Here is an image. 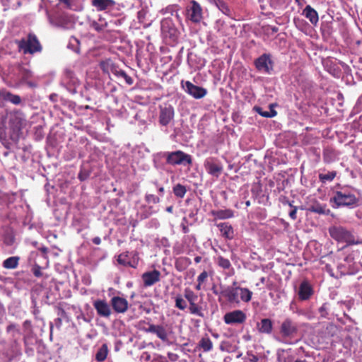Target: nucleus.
<instances>
[{
	"label": "nucleus",
	"mask_w": 362,
	"mask_h": 362,
	"mask_svg": "<svg viewBox=\"0 0 362 362\" xmlns=\"http://www.w3.org/2000/svg\"><path fill=\"white\" fill-rule=\"evenodd\" d=\"M339 268L343 275H354L359 270L358 266L355 262L347 265H340Z\"/></svg>",
	"instance_id": "473e14b6"
},
{
	"label": "nucleus",
	"mask_w": 362,
	"mask_h": 362,
	"mask_svg": "<svg viewBox=\"0 0 362 362\" xmlns=\"http://www.w3.org/2000/svg\"><path fill=\"white\" fill-rule=\"evenodd\" d=\"M303 14L308 18L310 22L315 25L318 23L319 17L317 12L310 5H307L303 11Z\"/></svg>",
	"instance_id": "bb28decb"
},
{
	"label": "nucleus",
	"mask_w": 362,
	"mask_h": 362,
	"mask_svg": "<svg viewBox=\"0 0 362 362\" xmlns=\"http://www.w3.org/2000/svg\"><path fill=\"white\" fill-rule=\"evenodd\" d=\"M216 263L219 267L226 270V274L227 276H231L234 275L235 269L232 267L229 259L223 257V256L218 255L216 258Z\"/></svg>",
	"instance_id": "5701e85b"
},
{
	"label": "nucleus",
	"mask_w": 362,
	"mask_h": 362,
	"mask_svg": "<svg viewBox=\"0 0 362 362\" xmlns=\"http://www.w3.org/2000/svg\"><path fill=\"white\" fill-rule=\"evenodd\" d=\"M204 167L206 173L218 178L223 170V165L221 160L216 157H208L204 161Z\"/></svg>",
	"instance_id": "0eeeda50"
},
{
	"label": "nucleus",
	"mask_w": 362,
	"mask_h": 362,
	"mask_svg": "<svg viewBox=\"0 0 362 362\" xmlns=\"http://www.w3.org/2000/svg\"><path fill=\"white\" fill-rule=\"evenodd\" d=\"M151 362H168L166 358L161 355L156 356Z\"/></svg>",
	"instance_id": "680f3d73"
},
{
	"label": "nucleus",
	"mask_w": 362,
	"mask_h": 362,
	"mask_svg": "<svg viewBox=\"0 0 362 362\" xmlns=\"http://www.w3.org/2000/svg\"><path fill=\"white\" fill-rule=\"evenodd\" d=\"M110 302L113 310L117 313H124L128 309V302L124 298L114 296Z\"/></svg>",
	"instance_id": "4be33fe9"
},
{
	"label": "nucleus",
	"mask_w": 362,
	"mask_h": 362,
	"mask_svg": "<svg viewBox=\"0 0 362 362\" xmlns=\"http://www.w3.org/2000/svg\"><path fill=\"white\" fill-rule=\"evenodd\" d=\"M20 260V257L18 256H12L7 259H6L3 263L2 265L5 269H13L17 268L18 265V262Z\"/></svg>",
	"instance_id": "e433bc0d"
},
{
	"label": "nucleus",
	"mask_w": 362,
	"mask_h": 362,
	"mask_svg": "<svg viewBox=\"0 0 362 362\" xmlns=\"http://www.w3.org/2000/svg\"><path fill=\"white\" fill-rule=\"evenodd\" d=\"M33 274L36 276V277H40L42 276V272H41V267L38 265H35L33 269Z\"/></svg>",
	"instance_id": "052dcab7"
},
{
	"label": "nucleus",
	"mask_w": 362,
	"mask_h": 362,
	"mask_svg": "<svg viewBox=\"0 0 362 362\" xmlns=\"http://www.w3.org/2000/svg\"><path fill=\"white\" fill-rule=\"evenodd\" d=\"M15 356L11 345L6 343H0V356L4 361H11Z\"/></svg>",
	"instance_id": "b1692460"
},
{
	"label": "nucleus",
	"mask_w": 362,
	"mask_h": 362,
	"mask_svg": "<svg viewBox=\"0 0 362 362\" xmlns=\"http://www.w3.org/2000/svg\"><path fill=\"white\" fill-rule=\"evenodd\" d=\"M168 356L172 361H176L178 359V355L174 353L169 352Z\"/></svg>",
	"instance_id": "69168bd1"
},
{
	"label": "nucleus",
	"mask_w": 362,
	"mask_h": 362,
	"mask_svg": "<svg viewBox=\"0 0 362 362\" xmlns=\"http://www.w3.org/2000/svg\"><path fill=\"white\" fill-rule=\"evenodd\" d=\"M182 263H187V264H189L190 260L187 257H182L176 261L175 267L180 272L183 269V267L181 266Z\"/></svg>",
	"instance_id": "864d4df0"
},
{
	"label": "nucleus",
	"mask_w": 362,
	"mask_h": 362,
	"mask_svg": "<svg viewBox=\"0 0 362 362\" xmlns=\"http://www.w3.org/2000/svg\"><path fill=\"white\" fill-rule=\"evenodd\" d=\"M314 293V290L310 283L307 281H303L298 288V296L299 300L304 301L309 300Z\"/></svg>",
	"instance_id": "aec40b11"
},
{
	"label": "nucleus",
	"mask_w": 362,
	"mask_h": 362,
	"mask_svg": "<svg viewBox=\"0 0 362 362\" xmlns=\"http://www.w3.org/2000/svg\"><path fill=\"white\" fill-rule=\"evenodd\" d=\"M337 172L336 171H329L327 173H320L319 174V180L322 183L332 182L336 177Z\"/></svg>",
	"instance_id": "a19ab883"
},
{
	"label": "nucleus",
	"mask_w": 362,
	"mask_h": 362,
	"mask_svg": "<svg viewBox=\"0 0 362 362\" xmlns=\"http://www.w3.org/2000/svg\"><path fill=\"white\" fill-rule=\"evenodd\" d=\"M213 346V342L207 335L202 337L197 344V348L202 349L204 352L211 351Z\"/></svg>",
	"instance_id": "2f4dec72"
},
{
	"label": "nucleus",
	"mask_w": 362,
	"mask_h": 362,
	"mask_svg": "<svg viewBox=\"0 0 362 362\" xmlns=\"http://www.w3.org/2000/svg\"><path fill=\"white\" fill-rule=\"evenodd\" d=\"M217 227L219 228L221 235L223 238L228 240L233 238L234 230L228 223H220L217 224Z\"/></svg>",
	"instance_id": "a878e982"
},
{
	"label": "nucleus",
	"mask_w": 362,
	"mask_h": 362,
	"mask_svg": "<svg viewBox=\"0 0 362 362\" xmlns=\"http://www.w3.org/2000/svg\"><path fill=\"white\" fill-rule=\"evenodd\" d=\"M354 257L352 255H347L345 258H344V262L346 264H344V265H347L349 264H353L354 263Z\"/></svg>",
	"instance_id": "e2e57ef3"
},
{
	"label": "nucleus",
	"mask_w": 362,
	"mask_h": 362,
	"mask_svg": "<svg viewBox=\"0 0 362 362\" xmlns=\"http://www.w3.org/2000/svg\"><path fill=\"white\" fill-rule=\"evenodd\" d=\"M329 204L334 209H354L359 205L357 190L348 185L339 186L332 191Z\"/></svg>",
	"instance_id": "f257e3e1"
},
{
	"label": "nucleus",
	"mask_w": 362,
	"mask_h": 362,
	"mask_svg": "<svg viewBox=\"0 0 362 362\" xmlns=\"http://www.w3.org/2000/svg\"><path fill=\"white\" fill-rule=\"evenodd\" d=\"M109 349L108 346L106 344H103L101 346H100L95 355V358L98 362H103L108 354Z\"/></svg>",
	"instance_id": "c9c22d12"
},
{
	"label": "nucleus",
	"mask_w": 362,
	"mask_h": 362,
	"mask_svg": "<svg viewBox=\"0 0 362 362\" xmlns=\"http://www.w3.org/2000/svg\"><path fill=\"white\" fill-rule=\"evenodd\" d=\"M211 291L213 292V293L216 296H219V297L221 296V291H219L218 289H217V287L215 284H214L211 287Z\"/></svg>",
	"instance_id": "774afa93"
},
{
	"label": "nucleus",
	"mask_w": 362,
	"mask_h": 362,
	"mask_svg": "<svg viewBox=\"0 0 362 362\" xmlns=\"http://www.w3.org/2000/svg\"><path fill=\"white\" fill-rule=\"evenodd\" d=\"M89 25L90 28L95 30V31L100 33L106 29L107 23H104L103 24H100L95 20L89 21Z\"/></svg>",
	"instance_id": "49530a36"
},
{
	"label": "nucleus",
	"mask_w": 362,
	"mask_h": 362,
	"mask_svg": "<svg viewBox=\"0 0 362 362\" xmlns=\"http://www.w3.org/2000/svg\"><path fill=\"white\" fill-rule=\"evenodd\" d=\"M165 159L166 163L171 165H182L184 166L190 165L192 163V156L182 151L173 152H160L154 156V163L156 168H159L158 160Z\"/></svg>",
	"instance_id": "f03ea898"
},
{
	"label": "nucleus",
	"mask_w": 362,
	"mask_h": 362,
	"mask_svg": "<svg viewBox=\"0 0 362 362\" xmlns=\"http://www.w3.org/2000/svg\"><path fill=\"white\" fill-rule=\"evenodd\" d=\"M247 355L250 356V362H267L264 358L258 357L257 356L253 354L252 352H247Z\"/></svg>",
	"instance_id": "5fc2aeb1"
},
{
	"label": "nucleus",
	"mask_w": 362,
	"mask_h": 362,
	"mask_svg": "<svg viewBox=\"0 0 362 362\" xmlns=\"http://www.w3.org/2000/svg\"><path fill=\"white\" fill-rule=\"evenodd\" d=\"M216 6L225 15L230 16V9L224 0H212Z\"/></svg>",
	"instance_id": "4c0bfd02"
},
{
	"label": "nucleus",
	"mask_w": 362,
	"mask_h": 362,
	"mask_svg": "<svg viewBox=\"0 0 362 362\" xmlns=\"http://www.w3.org/2000/svg\"><path fill=\"white\" fill-rule=\"evenodd\" d=\"M117 261L122 266L136 268L139 264V257L136 251L125 252L117 256Z\"/></svg>",
	"instance_id": "9d476101"
},
{
	"label": "nucleus",
	"mask_w": 362,
	"mask_h": 362,
	"mask_svg": "<svg viewBox=\"0 0 362 362\" xmlns=\"http://www.w3.org/2000/svg\"><path fill=\"white\" fill-rule=\"evenodd\" d=\"M175 110L170 104L160 105L159 123L162 126L168 125L174 119Z\"/></svg>",
	"instance_id": "4468645a"
},
{
	"label": "nucleus",
	"mask_w": 362,
	"mask_h": 362,
	"mask_svg": "<svg viewBox=\"0 0 362 362\" xmlns=\"http://www.w3.org/2000/svg\"><path fill=\"white\" fill-rule=\"evenodd\" d=\"M39 6V11L44 9L49 24L54 27L62 29H68L71 26V21L68 16L63 13L49 11L48 0H41Z\"/></svg>",
	"instance_id": "7ed1b4c3"
},
{
	"label": "nucleus",
	"mask_w": 362,
	"mask_h": 362,
	"mask_svg": "<svg viewBox=\"0 0 362 362\" xmlns=\"http://www.w3.org/2000/svg\"><path fill=\"white\" fill-rule=\"evenodd\" d=\"M239 289L240 286H227L221 291V294L230 304L238 305L240 303Z\"/></svg>",
	"instance_id": "f3484780"
},
{
	"label": "nucleus",
	"mask_w": 362,
	"mask_h": 362,
	"mask_svg": "<svg viewBox=\"0 0 362 362\" xmlns=\"http://www.w3.org/2000/svg\"><path fill=\"white\" fill-rule=\"evenodd\" d=\"M57 313L58 316L57 317H62L64 320H68L67 314L63 308L58 307L57 308Z\"/></svg>",
	"instance_id": "bf43d9fd"
},
{
	"label": "nucleus",
	"mask_w": 362,
	"mask_h": 362,
	"mask_svg": "<svg viewBox=\"0 0 362 362\" xmlns=\"http://www.w3.org/2000/svg\"><path fill=\"white\" fill-rule=\"evenodd\" d=\"M61 84L71 94H76L78 91V88L80 86L79 81L70 70L65 71Z\"/></svg>",
	"instance_id": "1a4fd4ad"
},
{
	"label": "nucleus",
	"mask_w": 362,
	"mask_h": 362,
	"mask_svg": "<svg viewBox=\"0 0 362 362\" xmlns=\"http://www.w3.org/2000/svg\"><path fill=\"white\" fill-rule=\"evenodd\" d=\"M187 18L193 23H199L202 18V9L199 4L192 0L186 7Z\"/></svg>",
	"instance_id": "9b49d317"
},
{
	"label": "nucleus",
	"mask_w": 362,
	"mask_h": 362,
	"mask_svg": "<svg viewBox=\"0 0 362 362\" xmlns=\"http://www.w3.org/2000/svg\"><path fill=\"white\" fill-rule=\"evenodd\" d=\"M339 156V153L332 147H326L323 150V160L326 163L335 161Z\"/></svg>",
	"instance_id": "cd10ccee"
},
{
	"label": "nucleus",
	"mask_w": 362,
	"mask_h": 362,
	"mask_svg": "<svg viewBox=\"0 0 362 362\" xmlns=\"http://www.w3.org/2000/svg\"><path fill=\"white\" fill-rule=\"evenodd\" d=\"M210 214L214 217L215 220H224L233 218L234 216V211L230 209L212 210Z\"/></svg>",
	"instance_id": "393cba45"
},
{
	"label": "nucleus",
	"mask_w": 362,
	"mask_h": 362,
	"mask_svg": "<svg viewBox=\"0 0 362 362\" xmlns=\"http://www.w3.org/2000/svg\"><path fill=\"white\" fill-rule=\"evenodd\" d=\"M247 320L246 314L240 310H235L226 313L223 316V321L226 325H240Z\"/></svg>",
	"instance_id": "ddd939ff"
},
{
	"label": "nucleus",
	"mask_w": 362,
	"mask_h": 362,
	"mask_svg": "<svg viewBox=\"0 0 362 362\" xmlns=\"http://www.w3.org/2000/svg\"><path fill=\"white\" fill-rule=\"evenodd\" d=\"M239 296L240 300H241L245 303H248L251 300L252 292L247 288L240 287V289H239Z\"/></svg>",
	"instance_id": "58836bf2"
},
{
	"label": "nucleus",
	"mask_w": 362,
	"mask_h": 362,
	"mask_svg": "<svg viewBox=\"0 0 362 362\" xmlns=\"http://www.w3.org/2000/svg\"><path fill=\"white\" fill-rule=\"evenodd\" d=\"M256 69L260 73L271 74L274 69V62L269 54H263L255 61Z\"/></svg>",
	"instance_id": "6e6552de"
},
{
	"label": "nucleus",
	"mask_w": 362,
	"mask_h": 362,
	"mask_svg": "<svg viewBox=\"0 0 362 362\" xmlns=\"http://www.w3.org/2000/svg\"><path fill=\"white\" fill-rule=\"evenodd\" d=\"M145 201L148 204H158L160 202V198L152 194H146Z\"/></svg>",
	"instance_id": "3c124183"
},
{
	"label": "nucleus",
	"mask_w": 362,
	"mask_h": 362,
	"mask_svg": "<svg viewBox=\"0 0 362 362\" xmlns=\"http://www.w3.org/2000/svg\"><path fill=\"white\" fill-rule=\"evenodd\" d=\"M146 332L155 334L163 342L168 341V334L163 325L150 324L148 327L145 329Z\"/></svg>",
	"instance_id": "412c9836"
},
{
	"label": "nucleus",
	"mask_w": 362,
	"mask_h": 362,
	"mask_svg": "<svg viewBox=\"0 0 362 362\" xmlns=\"http://www.w3.org/2000/svg\"><path fill=\"white\" fill-rule=\"evenodd\" d=\"M173 192L175 197L182 199L185 196L187 189L185 186L181 184H176L173 188Z\"/></svg>",
	"instance_id": "79ce46f5"
},
{
	"label": "nucleus",
	"mask_w": 362,
	"mask_h": 362,
	"mask_svg": "<svg viewBox=\"0 0 362 362\" xmlns=\"http://www.w3.org/2000/svg\"><path fill=\"white\" fill-rule=\"evenodd\" d=\"M175 306L181 310H184L187 307V301L181 295H177L175 298Z\"/></svg>",
	"instance_id": "c03bdc74"
},
{
	"label": "nucleus",
	"mask_w": 362,
	"mask_h": 362,
	"mask_svg": "<svg viewBox=\"0 0 362 362\" xmlns=\"http://www.w3.org/2000/svg\"><path fill=\"white\" fill-rule=\"evenodd\" d=\"M161 34L165 40L174 42L177 41L179 31L175 26L172 19L165 18L161 21Z\"/></svg>",
	"instance_id": "423d86ee"
},
{
	"label": "nucleus",
	"mask_w": 362,
	"mask_h": 362,
	"mask_svg": "<svg viewBox=\"0 0 362 362\" xmlns=\"http://www.w3.org/2000/svg\"><path fill=\"white\" fill-rule=\"evenodd\" d=\"M160 272L158 270L153 269L144 272L141 275V279L144 287H150L160 280Z\"/></svg>",
	"instance_id": "a211bd4d"
},
{
	"label": "nucleus",
	"mask_w": 362,
	"mask_h": 362,
	"mask_svg": "<svg viewBox=\"0 0 362 362\" xmlns=\"http://www.w3.org/2000/svg\"><path fill=\"white\" fill-rule=\"evenodd\" d=\"M181 85L183 90L195 99L203 98L207 94V90L206 88L196 86L190 81H182Z\"/></svg>",
	"instance_id": "f8f14e48"
},
{
	"label": "nucleus",
	"mask_w": 362,
	"mask_h": 362,
	"mask_svg": "<svg viewBox=\"0 0 362 362\" xmlns=\"http://www.w3.org/2000/svg\"><path fill=\"white\" fill-rule=\"evenodd\" d=\"M32 303H33V314L35 316V318L37 320L40 321L42 322V326H44L45 325V322H44L43 319L40 317V311L39 308L37 307L36 300L35 299H33Z\"/></svg>",
	"instance_id": "8fccbe9b"
},
{
	"label": "nucleus",
	"mask_w": 362,
	"mask_h": 362,
	"mask_svg": "<svg viewBox=\"0 0 362 362\" xmlns=\"http://www.w3.org/2000/svg\"><path fill=\"white\" fill-rule=\"evenodd\" d=\"M275 105H276L275 104H270L269 106V111H264L262 107H258V106H255L254 107V110L259 115H261L264 117L272 118V117H275L277 114L276 111L274 109V107Z\"/></svg>",
	"instance_id": "f704fd0d"
},
{
	"label": "nucleus",
	"mask_w": 362,
	"mask_h": 362,
	"mask_svg": "<svg viewBox=\"0 0 362 362\" xmlns=\"http://www.w3.org/2000/svg\"><path fill=\"white\" fill-rule=\"evenodd\" d=\"M114 0H92V6L98 11H104L115 6Z\"/></svg>",
	"instance_id": "7c9ffc66"
},
{
	"label": "nucleus",
	"mask_w": 362,
	"mask_h": 362,
	"mask_svg": "<svg viewBox=\"0 0 362 362\" xmlns=\"http://www.w3.org/2000/svg\"><path fill=\"white\" fill-rule=\"evenodd\" d=\"M18 74L23 82L26 83L29 86H34L33 83L28 81L33 77V72L30 69L24 66H20Z\"/></svg>",
	"instance_id": "c756f323"
},
{
	"label": "nucleus",
	"mask_w": 362,
	"mask_h": 362,
	"mask_svg": "<svg viewBox=\"0 0 362 362\" xmlns=\"http://www.w3.org/2000/svg\"><path fill=\"white\" fill-rule=\"evenodd\" d=\"M189 311L192 315H195L201 317H204L202 306L198 305L197 302L189 303Z\"/></svg>",
	"instance_id": "ea45409f"
},
{
	"label": "nucleus",
	"mask_w": 362,
	"mask_h": 362,
	"mask_svg": "<svg viewBox=\"0 0 362 362\" xmlns=\"http://www.w3.org/2000/svg\"><path fill=\"white\" fill-rule=\"evenodd\" d=\"M184 296L186 299V301H187L189 304L191 303L197 302L198 300V296L189 288L185 289Z\"/></svg>",
	"instance_id": "37998d69"
},
{
	"label": "nucleus",
	"mask_w": 362,
	"mask_h": 362,
	"mask_svg": "<svg viewBox=\"0 0 362 362\" xmlns=\"http://www.w3.org/2000/svg\"><path fill=\"white\" fill-rule=\"evenodd\" d=\"M288 205L290 206V207L291 208V210L289 211L288 213V215H289V217L292 219V220H296L297 218V210H298V208L295 206H293L291 203L288 202Z\"/></svg>",
	"instance_id": "13d9d810"
},
{
	"label": "nucleus",
	"mask_w": 362,
	"mask_h": 362,
	"mask_svg": "<svg viewBox=\"0 0 362 362\" xmlns=\"http://www.w3.org/2000/svg\"><path fill=\"white\" fill-rule=\"evenodd\" d=\"M163 13H170L172 16L175 15L177 18L179 16L177 13V6L176 5L167 6L165 9H163Z\"/></svg>",
	"instance_id": "603ef678"
},
{
	"label": "nucleus",
	"mask_w": 362,
	"mask_h": 362,
	"mask_svg": "<svg viewBox=\"0 0 362 362\" xmlns=\"http://www.w3.org/2000/svg\"><path fill=\"white\" fill-rule=\"evenodd\" d=\"M19 52L23 54L34 55L41 53L42 46L34 33H29L26 37L15 41Z\"/></svg>",
	"instance_id": "20e7f679"
},
{
	"label": "nucleus",
	"mask_w": 362,
	"mask_h": 362,
	"mask_svg": "<svg viewBox=\"0 0 362 362\" xmlns=\"http://www.w3.org/2000/svg\"><path fill=\"white\" fill-rule=\"evenodd\" d=\"M308 210L310 212L316 213L318 214L328 215L330 210L327 207L326 204L315 203L309 206Z\"/></svg>",
	"instance_id": "72a5a7b5"
},
{
	"label": "nucleus",
	"mask_w": 362,
	"mask_h": 362,
	"mask_svg": "<svg viewBox=\"0 0 362 362\" xmlns=\"http://www.w3.org/2000/svg\"><path fill=\"white\" fill-rule=\"evenodd\" d=\"M23 328L28 332L31 331V322L30 320H25L23 322Z\"/></svg>",
	"instance_id": "0e129e2a"
},
{
	"label": "nucleus",
	"mask_w": 362,
	"mask_h": 362,
	"mask_svg": "<svg viewBox=\"0 0 362 362\" xmlns=\"http://www.w3.org/2000/svg\"><path fill=\"white\" fill-rule=\"evenodd\" d=\"M148 15V11L146 8H141L137 13V18L140 23L144 24V26H148L151 23L146 22V17Z\"/></svg>",
	"instance_id": "a18cd8bd"
},
{
	"label": "nucleus",
	"mask_w": 362,
	"mask_h": 362,
	"mask_svg": "<svg viewBox=\"0 0 362 362\" xmlns=\"http://www.w3.org/2000/svg\"><path fill=\"white\" fill-rule=\"evenodd\" d=\"M27 124L25 115L21 111L13 112L9 119V124L13 132H18L23 129Z\"/></svg>",
	"instance_id": "2eb2a0df"
},
{
	"label": "nucleus",
	"mask_w": 362,
	"mask_h": 362,
	"mask_svg": "<svg viewBox=\"0 0 362 362\" xmlns=\"http://www.w3.org/2000/svg\"><path fill=\"white\" fill-rule=\"evenodd\" d=\"M114 74H115L116 76H119V77H121V78H123L127 75V73H126L124 71L121 70V69H119V70H118V71H117V70H116V71L114 72Z\"/></svg>",
	"instance_id": "338daca9"
},
{
	"label": "nucleus",
	"mask_w": 362,
	"mask_h": 362,
	"mask_svg": "<svg viewBox=\"0 0 362 362\" xmlns=\"http://www.w3.org/2000/svg\"><path fill=\"white\" fill-rule=\"evenodd\" d=\"M298 332L296 324L291 319L286 318L283 321L280 327V334L284 339L293 337Z\"/></svg>",
	"instance_id": "dca6fc26"
},
{
	"label": "nucleus",
	"mask_w": 362,
	"mask_h": 362,
	"mask_svg": "<svg viewBox=\"0 0 362 362\" xmlns=\"http://www.w3.org/2000/svg\"><path fill=\"white\" fill-rule=\"evenodd\" d=\"M273 329V322L270 319H262L260 322L257 324V329L259 332L269 334Z\"/></svg>",
	"instance_id": "c85d7f7f"
},
{
	"label": "nucleus",
	"mask_w": 362,
	"mask_h": 362,
	"mask_svg": "<svg viewBox=\"0 0 362 362\" xmlns=\"http://www.w3.org/2000/svg\"><path fill=\"white\" fill-rule=\"evenodd\" d=\"M208 277H209V274L206 271H203L198 276H197V282H199V284H204L207 279H208Z\"/></svg>",
	"instance_id": "4d7b16f0"
},
{
	"label": "nucleus",
	"mask_w": 362,
	"mask_h": 362,
	"mask_svg": "<svg viewBox=\"0 0 362 362\" xmlns=\"http://www.w3.org/2000/svg\"><path fill=\"white\" fill-rule=\"evenodd\" d=\"M4 99L14 105H19L21 103V98L19 95H14L10 92H7L5 94Z\"/></svg>",
	"instance_id": "de8ad7c7"
},
{
	"label": "nucleus",
	"mask_w": 362,
	"mask_h": 362,
	"mask_svg": "<svg viewBox=\"0 0 362 362\" xmlns=\"http://www.w3.org/2000/svg\"><path fill=\"white\" fill-rule=\"evenodd\" d=\"M330 236L337 242L345 243L346 245H360L361 240H355L351 231L342 226H333L329 229Z\"/></svg>",
	"instance_id": "39448f33"
},
{
	"label": "nucleus",
	"mask_w": 362,
	"mask_h": 362,
	"mask_svg": "<svg viewBox=\"0 0 362 362\" xmlns=\"http://www.w3.org/2000/svg\"><path fill=\"white\" fill-rule=\"evenodd\" d=\"M64 320L62 319V317H57L54 322H50V332L51 333L52 332V329L54 328V327H55L57 329H59L62 325V321Z\"/></svg>",
	"instance_id": "6e6d98bb"
},
{
	"label": "nucleus",
	"mask_w": 362,
	"mask_h": 362,
	"mask_svg": "<svg viewBox=\"0 0 362 362\" xmlns=\"http://www.w3.org/2000/svg\"><path fill=\"white\" fill-rule=\"evenodd\" d=\"M122 23L121 19L112 18L107 21L106 29L109 31L114 30L115 28L119 26Z\"/></svg>",
	"instance_id": "09e8293b"
},
{
	"label": "nucleus",
	"mask_w": 362,
	"mask_h": 362,
	"mask_svg": "<svg viewBox=\"0 0 362 362\" xmlns=\"http://www.w3.org/2000/svg\"><path fill=\"white\" fill-rule=\"evenodd\" d=\"M93 307L100 317L109 318L112 314L110 305L105 300H96L93 302Z\"/></svg>",
	"instance_id": "6ab92c4d"
}]
</instances>
